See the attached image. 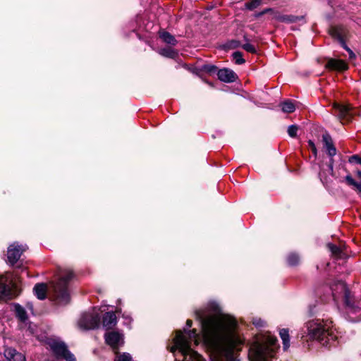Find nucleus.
<instances>
[{
  "mask_svg": "<svg viewBox=\"0 0 361 361\" xmlns=\"http://www.w3.org/2000/svg\"><path fill=\"white\" fill-rule=\"evenodd\" d=\"M204 341L213 349L220 350L235 342L236 321L224 314H214L201 319Z\"/></svg>",
  "mask_w": 361,
  "mask_h": 361,
  "instance_id": "1",
  "label": "nucleus"
},
{
  "mask_svg": "<svg viewBox=\"0 0 361 361\" xmlns=\"http://www.w3.org/2000/svg\"><path fill=\"white\" fill-rule=\"evenodd\" d=\"M199 335L195 329L186 331L185 334L181 331H177L176 337L173 339V345L170 348L171 353L179 350L183 357V361H207L197 352L193 350L190 347V342L194 341L195 343H198Z\"/></svg>",
  "mask_w": 361,
  "mask_h": 361,
  "instance_id": "2",
  "label": "nucleus"
},
{
  "mask_svg": "<svg viewBox=\"0 0 361 361\" xmlns=\"http://www.w3.org/2000/svg\"><path fill=\"white\" fill-rule=\"evenodd\" d=\"M74 274L71 269L59 271L56 282L52 283V298L59 305H66L70 301L69 283L73 279Z\"/></svg>",
  "mask_w": 361,
  "mask_h": 361,
  "instance_id": "3",
  "label": "nucleus"
},
{
  "mask_svg": "<svg viewBox=\"0 0 361 361\" xmlns=\"http://www.w3.org/2000/svg\"><path fill=\"white\" fill-rule=\"evenodd\" d=\"M332 322L329 321H320L319 319L309 321L305 324L304 334L309 339H316L324 341L327 339L326 342L334 339L333 332L331 330Z\"/></svg>",
  "mask_w": 361,
  "mask_h": 361,
  "instance_id": "4",
  "label": "nucleus"
},
{
  "mask_svg": "<svg viewBox=\"0 0 361 361\" xmlns=\"http://www.w3.org/2000/svg\"><path fill=\"white\" fill-rule=\"evenodd\" d=\"M276 337L269 336L262 342H256L250 348V355L257 361H267L274 357L278 348Z\"/></svg>",
  "mask_w": 361,
  "mask_h": 361,
  "instance_id": "5",
  "label": "nucleus"
},
{
  "mask_svg": "<svg viewBox=\"0 0 361 361\" xmlns=\"http://www.w3.org/2000/svg\"><path fill=\"white\" fill-rule=\"evenodd\" d=\"M50 350L57 359H64L66 361H76L73 354L68 349L67 345L61 341L49 338L47 341Z\"/></svg>",
  "mask_w": 361,
  "mask_h": 361,
  "instance_id": "6",
  "label": "nucleus"
},
{
  "mask_svg": "<svg viewBox=\"0 0 361 361\" xmlns=\"http://www.w3.org/2000/svg\"><path fill=\"white\" fill-rule=\"evenodd\" d=\"M100 317L98 312L92 311L82 314L78 321V326L84 330H90L97 328L99 325Z\"/></svg>",
  "mask_w": 361,
  "mask_h": 361,
  "instance_id": "7",
  "label": "nucleus"
},
{
  "mask_svg": "<svg viewBox=\"0 0 361 361\" xmlns=\"http://www.w3.org/2000/svg\"><path fill=\"white\" fill-rule=\"evenodd\" d=\"M15 286L11 274L0 275V300L11 299L13 296V289Z\"/></svg>",
  "mask_w": 361,
  "mask_h": 361,
  "instance_id": "8",
  "label": "nucleus"
},
{
  "mask_svg": "<svg viewBox=\"0 0 361 361\" xmlns=\"http://www.w3.org/2000/svg\"><path fill=\"white\" fill-rule=\"evenodd\" d=\"M27 249L25 245L14 243L10 245L7 250V262L13 266L19 260L20 256Z\"/></svg>",
  "mask_w": 361,
  "mask_h": 361,
  "instance_id": "9",
  "label": "nucleus"
},
{
  "mask_svg": "<svg viewBox=\"0 0 361 361\" xmlns=\"http://www.w3.org/2000/svg\"><path fill=\"white\" fill-rule=\"evenodd\" d=\"M322 141L324 142V146L326 151L327 152L329 157H331L329 166L330 169L331 171H333L334 159L332 157L334 155H336V149L334 145L332 138L329 133L323 134Z\"/></svg>",
  "mask_w": 361,
  "mask_h": 361,
  "instance_id": "10",
  "label": "nucleus"
},
{
  "mask_svg": "<svg viewBox=\"0 0 361 361\" xmlns=\"http://www.w3.org/2000/svg\"><path fill=\"white\" fill-rule=\"evenodd\" d=\"M325 68L331 71L343 72L348 69V65L342 59L330 58L325 64Z\"/></svg>",
  "mask_w": 361,
  "mask_h": 361,
  "instance_id": "11",
  "label": "nucleus"
},
{
  "mask_svg": "<svg viewBox=\"0 0 361 361\" xmlns=\"http://www.w3.org/2000/svg\"><path fill=\"white\" fill-rule=\"evenodd\" d=\"M334 114H336L341 122H348L351 118L350 109L348 106L338 104H334Z\"/></svg>",
  "mask_w": 361,
  "mask_h": 361,
  "instance_id": "12",
  "label": "nucleus"
},
{
  "mask_svg": "<svg viewBox=\"0 0 361 361\" xmlns=\"http://www.w3.org/2000/svg\"><path fill=\"white\" fill-rule=\"evenodd\" d=\"M105 341L117 353V350L120 343L122 341V335L116 331H110L105 334Z\"/></svg>",
  "mask_w": 361,
  "mask_h": 361,
  "instance_id": "13",
  "label": "nucleus"
},
{
  "mask_svg": "<svg viewBox=\"0 0 361 361\" xmlns=\"http://www.w3.org/2000/svg\"><path fill=\"white\" fill-rule=\"evenodd\" d=\"M217 76L219 80L224 82L231 83L238 79L237 74L229 68H222L218 71Z\"/></svg>",
  "mask_w": 361,
  "mask_h": 361,
  "instance_id": "14",
  "label": "nucleus"
},
{
  "mask_svg": "<svg viewBox=\"0 0 361 361\" xmlns=\"http://www.w3.org/2000/svg\"><path fill=\"white\" fill-rule=\"evenodd\" d=\"M4 356L8 361H25V357L12 348H6L4 350Z\"/></svg>",
  "mask_w": 361,
  "mask_h": 361,
  "instance_id": "15",
  "label": "nucleus"
},
{
  "mask_svg": "<svg viewBox=\"0 0 361 361\" xmlns=\"http://www.w3.org/2000/svg\"><path fill=\"white\" fill-rule=\"evenodd\" d=\"M117 323V318L114 312H108L103 316V326L106 329H111Z\"/></svg>",
  "mask_w": 361,
  "mask_h": 361,
  "instance_id": "16",
  "label": "nucleus"
},
{
  "mask_svg": "<svg viewBox=\"0 0 361 361\" xmlns=\"http://www.w3.org/2000/svg\"><path fill=\"white\" fill-rule=\"evenodd\" d=\"M33 290L38 299L44 300L46 298L47 287L45 283H37Z\"/></svg>",
  "mask_w": 361,
  "mask_h": 361,
  "instance_id": "17",
  "label": "nucleus"
},
{
  "mask_svg": "<svg viewBox=\"0 0 361 361\" xmlns=\"http://www.w3.org/2000/svg\"><path fill=\"white\" fill-rule=\"evenodd\" d=\"M280 337L283 341V348L284 350H288L290 346V336L288 329H282L279 331Z\"/></svg>",
  "mask_w": 361,
  "mask_h": 361,
  "instance_id": "18",
  "label": "nucleus"
},
{
  "mask_svg": "<svg viewBox=\"0 0 361 361\" xmlns=\"http://www.w3.org/2000/svg\"><path fill=\"white\" fill-rule=\"evenodd\" d=\"M159 37L166 44L173 46L177 44V40L175 39V37L168 32L164 31L161 32Z\"/></svg>",
  "mask_w": 361,
  "mask_h": 361,
  "instance_id": "19",
  "label": "nucleus"
},
{
  "mask_svg": "<svg viewBox=\"0 0 361 361\" xmlns=\"http://www.w3.org/2000/svg\"><path fill=\"white\" fill-rule=\"evenodd\" d=\"M16 315L21 322H25L27 319V312L25 309L19 304L15 305Z\"/></svg>",
  "mask_w": 361,
  "mask_h": 361,
  "instance_id": "20",
  "label": "nucleus"
},
{
  "mask_svg": "<svg viewBox=\"0 0 361 361\" xmlns=\"http://www.w3.org/2000/svg\"><path fill=\"white\" fill-rule=\"evenodd\" d=\"M281 109L285 113H293L295 110V104L290 100H286L281 104Z\"/></svg>",
  "mask_w": 361,
  "mask_h": 361,
  "instance_id": "21",
  "label": "nucleus"
},
{
  "mask_svg": "<svg viewBox=\"0 0 361 361\" xmlns=\"http://www.w3.org/2000/svg\"><path fill=\"white\" fill-rule=\"evenodd\" d=\"M276 18L280 22L287 23H295L298 20V17L291 15H279Z\"/></svg>",
  "mask_w": 361,
  "mask_h": 361,
  "instance_id": "22",
  "label": "nucleus"
},
{
  "mask_svg": "<svg viewBox=\"0 0 361 361\" xmlns=\"http://www.w3.org/2000/svg\"><path fill=\"white\" fill-rule=\"evenodd\" d=\"M159 54L161 56L174 59L177 56V52L171 47L163 48L159 50Z\"/></svg>",
  "mask_w": 361,
  "mask_h": 361,
  "instance_id": "23",
  "label": "nucleus"
},
{
  "mask_svg": "<svg viewBox=\"0 0 361 361\" xmlns=\"http://www.w3.org/2000/svg\"><path fill=\"white\" fill-rule=\"evenodd\" d=\"M336 286L344 293L345 303L347 304V305L350 306V303L349 301L350 292L345 283H344L343 281H339Z\"/></svg>",
  "mask_w": 361,
  "mask_h": 361,
  "instance_id": "24",
  "label": "nucleus"
},
{
  "mask_svg": "<svg viewBox=\"0 0 361 361\" xmlns=\"http://www.w3.org/2000/svg\"><path fill=\"white\" fill-rule=\"evenodd\" d=\"M299 256L295 253H290L287 257V262L290 266H295L299 263Z\"/></svg>",
  "mask_w": 361,
  "mask_h": 361,
  "instance_id": "25",
  "label": "nucleus"
},
{
  "mask_svg": "<svg viewBox=\"0 0 361 361\" xmlns=\"http://www.w3.org/2000/svg\"><path fill=\"white\" fill-rule=\"evenodd\" d=\"M327 246L331 252L332 255H334L335 257H340L341 250L339 247L331 243H329Z\"/></svg>",
  "mask_w": 361,
  "mask_h": 361,
  "instance_id": "26",
  "label": "nucleus"
},
{
  "mask_svg": "<svg viewBox=\"0 0 361 361\" xmlns=\"http://www.w3.org/2000/svg\"><path fill=\"white\" fill-rule=\"evenodd\" d=\"M233 58L236 64H243L245 63V59L243 58V54L240 51H235L233 54Z\"/></svg>",
  "mask_w": 361,
  "mask_h": 361,
  "instance_id": "27",
  "label": "nucleus"
},
{
  "mask_svg": "<svg viewBox=\"0 0 361 361\" xmlns=\"http://www.w3.org/2000/svg\"><path fill=\"white\" fill-rule=\"evenodd\" d=\"M116 354L115 361H132V357L128 353H124L123 354H118L117 353Z\"/></svg>",
  "mask_w": 361,
  "mask_h": 361,
  "instance_id": "28",
  "label": "nucleus"
},
{
  "mask_svg": "<svg viewBox=\"0 0 361 361\" xmlns=\"http://www.w3.org/2000/svg\"><path fill=\"white\" fill-rule=\"evenodd\" d=\"M217 67L212 64H205L202 67V71L207 73H214L216 71Z\"/></svg>",
  "mask_w": 361,
  "mask_h": 361,
  "instance_id": "29",
  "label": "nucleus"
},
{
  "mask_svg": "<svg viewBox=\"0 0 361 361\" xmlns=\"http://www.w3.org/2000/svg\"><path fill=\"white\" fill-rule=\"evenodd\" d=\"M261 4V0H252L250 2L247 3L246 7L249 10H253L258 7Z\"/></svg>",
  "mask_w": 361,
  "mask_h": 361,
  "instance_id": "30",
  "label": "nucleus"
},
{
  "mask_svg": "<svg viewBox=\"0 0 361 361\" xmlns=\"http://www.w3.org/2000/svg\"><path fill=\"white\" fill-rule=\"evenodd\" d=\"M298 128L295 125H291L288 128V133L291 137H295L297 135Z\"/></svg>",
  "mask_w": 361,
  "mask_h": 361,
  "instance_id": "31",
  "label": "nucleus"
},
{
  "mask_svg": "<svg viewBox=\"0 0 361 361\" xmlns=\"http://www.w3.org/2000/svg\"><path fill=\"white\" fill-rule=\"evenodd\" d=\"M348 161L351 164L361 165V157L357 154H355L349 157Z\"/></svg>",
  "mask_w": 361,
  "mask_h": 361,
  "instance_id": "32",
  "label": "nucleus"
},
{
  "mask_svg": "<svg viewBox=\"0 0 361 361\" xmlns=\"http://www.w3.org/2000/svg\"><path fill=\"white\" fill-rule=\"evenodd\" d=\"M242 47L243 48V49H245L247 52H250V53H255L256 52L255 47L250 43L244 44L242 46Z\"/></svg>",
  "mask_w": 361,
  "mask_h": 361,
  "instance_id": "33",
  "label": "nucleus"
},
{
  "mask_svg": "<svg viewBox=\"0 0 361 361\" xmlns=\"http://www.w3.org/2000/svg\"><path fill=\"white\" fill-rule=\"evenodd\" d=\"M341 44H342L343 47L345 50H347V51H348V53H349V58H350V59L355 58V54L353 53V51L350 48H348V47L346 46L345 43V42L343 41V39H341Z\"/></svg>",
  "mask_w": 361,
  "mask_h": 361,
  "instance_id": "34",
  "label": "nucleus"
},
{
  "mask_svg": "<svg viewBox=\"0 0 361 361\" xmlns=\"http://www.w3.org/2000/svg\"><path fill=\"white\" fill-rule=\"evenodd\" d=\"M252 324L256 326L262 327L264 326V321H263L260 318H255L253 319Z\"/></svg>",
  "mask_w": 361,
  "mask_h": 361,
  "instance_id": "35",
  "label": "nucleus"
},
{
  "mask_svg": "<svg viewBox=\"0 0 361 361\" xmlns=\"http://www.w3.org/2000/svg\"><path fill=\"white\" fill-rule=\"evenodd\" d=\"M308 145H309L312 153L314 154V155L317 156V147H316L314 142L310 140L308 141Z\"/></svg>",
  "mask_w": 361,
  "mask_h": 361,
  "instance_id": "36",
  "label": "nucleus"
},
{
  "mask_svg": "<svg viewBox=\"0 0 361 361\" xmlns=\"http://www.w3.org/2000/svg\"><path fill=\"white\" fill-rule=\"evenodd\" d=\"M192 324V320H190V319H188L187 320L186 325H187L188 327H191Z\"/></svg>",
  "mask_w": 361,
  "mask_h": 361,
  "instance_id": "37",
  "label": "nucleus"
},
{
  "mask_svg": "<svg viewBox=\"0 0 361 361\" xmlns=\"http://www.w3.org/2000/svg\"><path fill=\"white\" fill-rule=\"evenodd\" d=\"M269 11H271V9H265L264 11H263L262 13H260L259 14V16H262V15H264L266 13H267Z\"/></svg>",
  "mask_w": 361,
  "mask_h": 361,
  "instance_id": "38",
  "label": "nucleus"
},
{
  "mask_svg": "<svg viewBox=\"0 0 361 361\" xmlns=\"http://www.w3.org/2000/svg\"><path fill=\"white\" fill-rule=\"evenodd\" d=\"M337 30H338L337 28H334V29L332 30L333 33L336 32H337Z\"/></svg>",
  "mask_w": 361,
  "mask_h": 361,
  "instance_id": "39",
  "label": "nucleus"
},
{
  "mask_svg": "<svg viewBox=\"0 0 361 361\" xmlns=\"http://www.w3.org/2000/svg\"><path fill=\"white\" fill-rule=\"evenodd\" d=\"M331 289H332V293L334 295H335V293H334V289L333 288Z\"/></svg>",
  "mask_w": 361,
  "mask_h": 361,
  "instance_id": "40",
  "label": "nucleus"
}]
</instances>
